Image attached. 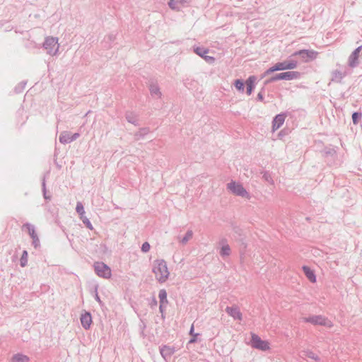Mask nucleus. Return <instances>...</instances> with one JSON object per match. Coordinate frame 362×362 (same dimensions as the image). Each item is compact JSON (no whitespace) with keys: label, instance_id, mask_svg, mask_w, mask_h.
I'll list each match as a JSON object with an SVG mask.
<instances>
[{"label":"nucleus","instance_id":"f257e3e1","mask_svg":"<svg viewBox=\"0 0 362 362\" xmlns=\"http://www.w3.org/2000/svg\"><path fill=\"white\" fill-rule=\"evenodd\" d=\"M152 272L156 274V279L160 283L165 282L170 274L166 262L164 259H156Z\"/></svg>","mask_w":362,"mask_h":362},{"label":"nucleus","instance_id":"f03ea898","mask_svg":"<svg viewBox=\"0 0 362 362\" xmlns=\"http://www.w3.org/2000/svg\"><path fill=\"white\" fill-rule=\"evenodd\" d=\"M301 76V73L296 71H288L281 73L275 74L270 78L264 81V86H267L272 83L277 81H292L299 79Z\"/></svg>","mask_w":362,"mask_h":362},{"label":"nucleus","instance_id":"7ed1b4c3","mask_svg":"<svg viewBox=\"0 0 362 362\" xmlns=\"http://www.w3.org/2000/svg\"><path fill=\"white\" fill-rule=\"evenodd\" d=\"M303 322L310 323L313 325H320L331 328L333 326L332 322L325 316L322 315H313L303 317Z\"/></svg>","mask_w":362,"mask_h":362},{"label":"nucleus","instance_id":"20e7f679","mask_svg":"<svg viewBox=\"0 0 362 362\" xmlns=\"http://www.w3.org/2000/svg\"><path fill=\"white\" fill-rule=\"evenodd\" d=\"M42 47L47 51V54L54 56L58 53L59 44L58 37L48 36L46 37L42 45Z\"/></svg>","mask_w":362,"mask_h":362},{"label":"nucleus","instance_id":"39448f33","mask_svg":"<svg viewBox=\"0 0 362 362\" xmlns=\"http://www.w3.org/2000/svg\"><path fill=\"white\" fill-rule=\"evenodd\" d=\"M319 53L313 49H302L292 53L293 57H299L302 62L309 63L317 59Z\"/></svg>","mask_w":362,"mask_h":362},{"label":"nucleus","instance_id":"423d86ee","mask_svg":"<svg viewBox=\"0 0 362 362\" xmlns=\"http://www.w3.org/2000/svg\"><path fill=\"white\" fill-rule=\"evenodd\" d=\"M250 345L252 348L262 351H267L270 349V344L269 341L262 339L258 334L253 332L251 333Z\"/></svg>","mask_w":362,"mask_h":362},{"label":"nucleus","instance_id":"0eeeda50","mask_svg":"<svg viewBox=\"0 0 362 362\" xmlns=\"http://www.w3.org/2000/svg\"><path fill=\"white\" fill-rule=\"evenodd\" d=\"M227 189H228L232 194L239 196L241 197H250L249 192L246 190V189L243 187V185L234 180H231L230 182L227 184Z\"/></svg>","mask_w":362,"mask_h":362},{"label":"nucleus","instance_id":"6e6552de","mask_svg":"<svg viewBox=\"0 0 362 362\" xmlns=\"http://www.w3.org/2000/svg\"><path fill=\"white\" fill-rule=\"evenodd\" d=\"M292 54L287 58V59L282 62H278L274 64L276 71L292 70L298 66V62L293 59Z\"/></svg>","mask_w":362,"mask_h":362},{"label":"nucleus","instance_id":"1a4fd4ad","mask_svg":"<svg viewBox=\"0 0 362 362\" xmlns=\"http://www.w3.org/2000/svg\"><path fill=\"white\" fill-rule=\"evenodd\" d=\"M95 274L102 278L110 279L112 276L110 267L103 262H96L93 265Z\"/></svg>","mask_w":362,"mask_h":362},{"label":"nucleus","instance_id":"9d476101","mask_svg":"<svg viewBox=\"0 0 362 362\" xmlns=\"http://www.w3.org/2000/svg\"><path fill=\"white\" fill-rule=\"evenodd\" d=\"M23 227L27 229L29 235L32 238V245H33V247L35 249L38 248L40 246V242L38 235L35 231V226L30 223H26L23 225Z\"/></svg>","mask_w":362,"mask_h":362},{"label":"nucleus","instance_id":"9b49d317","mask_svg":"<svg viewBox=\"0 0 362 362\" xmlns=\"http://www.w3.org/2000/svg\"><path fill=\"white\" fill-rule=\"evenodd\" d=\"M288 115V112L287 111L281 112L273 117L272 124V132H275L276 130L279 129L284 124Z\"/></svg>","mask_w":362,"mask_h":362},{"label":"nucleus","instance_id":"f8f14e48","mask_svg":"<svg viewBox=\"0 0 362 362\" xmlns=\"http://www.w3.org/2000/svg\"><path fill=\"white\" fill-rule=\"evenodd\" d=\"M362 50V45L357 47L349 55L348 59V65L354 69L359 65V55Z\"/></svg>","mask_w":362,"mask_h":362},{"label":"nucleus","instance_id":"ddd939ff","mask_svg":"<svg viewBox=\"0 0 362 362\" xmlns=\"http://www.w3.org/2000/svg\"><path fill=\"white\" fill-rule=\"evenodd\" d=\"M80 322L82 327L88 330L93 323L92 315L89 311L83 310L80 316Z\"/></svg>","mask_w":362,"mask_h":362},{"label":"nucleus","instance_id":"4468645a","mask_svg":"<svg viewBox=\"0 0 362 362\" xmlns=\"http://www.w3.org/2000/svg\"><path fill=\"white\" fill-rule=\"evenodd\" d=\"M257 76L255 75H250L245 80V92L247 95H250L255 89L257 85Z\"/></svg>","mask_w":362,"mask_h":362},{"label":"nucleus","instance_id":"2eb2a0df","mask_svg":"<svg viewBox=\"0 0 362 362\" xmlns=\"http://www.w3.org/2000/svg\"><path fill=\"white\" fill-rule=\"evenodd\" d=\"M159 351L161 356L165 361H168L176 351L174 346L168 345H162L159 347Z\"/></svg>","mask_w":362,"mask_h":362},{"label":"nucleus","instance_id":"dca6fc26","mask_svg":"<svg viewBox=\"0 0 362 362\" xmlns=\"http://www.w3.org/2000/svg\"><path fill=\"white\" fill-rule=\"evenodd\" d=\"M219 245H221L219 250V255L221 257L224 258L230 255L231 249L228 243V240L226 238H221L219 240Z\"/></svg>","mask_w":362,"mask_h":362},{"label":"nucleus","instance_id":"f3484780","mask_svg":"<svg viewBox=\"0 0 362 362\" xmlns=\"http://www.w3.org/2000/svg\"><path fill=\"white\" fill-rule=\"evenodd\" d=\"M49 176V171L45 173L42 177L41 186L43 198L46 202H49L52 199V195L48 194L46 185V180Z\"/></svg>","mask_w":362,"mask_h":362},{"label":"nucleus","instance_id":"a211bd4d","mask_svg":"<svg viewBox=\"0 0 362 362\" xmlns=\"http://www.w3.org/2000/svg\"><path fill=\"white\" fill-rule=\"evenodd\" d=\"M226 311L228 315L232 317L235 320H241L243 318L242 313L236 305L227 306Z\"/></svg>","mask_w":362,"mask_h":362},{"label":"nucleus","instance_id":"6ab92c4d","mask_svg":"<svg viewBox=\"0 0 362 362\" xmlns=\"http://www.w3.org/2000/svg\"><path fill=\"white\" fill-rule=\"evenodd\" d=\"M189 2V0H169L168 5L172 10L180 11L182 7L187 6Z\"/></svg>","mask_w":362,"mask_h":362},{"label":"nucleus","instance_id":"aec40b11","mask_svg":"<svg viewBox=\"0 0 362 362\" xmlns=\"http://www.w3.org/2000/svg\"><path fill=\"white\" fill-rule=\"evenodd\" d=\"M117 35L116 33L112 32L105 36L103 40L101 42L102 47L106 49L111 48L116 40Z\"/></svg>","mask_w":362,"mask_h":362},{"label":"nucleus","instance_id":"412c9836","mask_svg":"<svg viewBox=\"0 0 362 362\" xmlns=\"http://www.w3.org/2000/svg\"><path fill=\"white\" fill-rule=\"evenodd\" d=\"M148 89L152 97L161 98L162 93L157 82L151 81L149 84Z\"/></svg>","mask_w":362,"mask_h":362},{"label":"nucleus","instance_id":"4be33fe9","mask_svg":"<svg viewBox=\"0 0 362 362\" xmlns=\"http://www.w3.org/2000/svg\"><path fill=\"white\" fill-rule=\"evenodd\" d=\"M302 270L306 276V278L311 282L315 283L317 281V276L315 272L313 269H312L310 267L307 265H303L302 267Z\"/></svg>","mask_w":362,"mask_h":362},{"label":"nucleus","instance_id":"5701e85b","mask_svg":"<svg viewBox=\"0 0 362 362\" xmlns=\"http://www.w3.org/2000/svg\"><path fill=\"white\" fill-rule=\"evenodd\" d=\"M125 119L129 123L132 124L134 126L139 125V123L138 121V115L134 112H131V111L126 112H125Z\"/></svg>","mask_w":362,"mask_h":362},{"label":"nucleus","instance_id":"b1692460","mask_svg":"<svg viewBox=\"0 0 362 362\" xmlns=\"http://www.w3.org/2000/svg\"><path fill=\"white\" fill-rule=\"evenodd\" d=\"M346 76V72L342 73L339 70H334L332 71L331 81L334 83H341L342 79Z\"/></svg>","mask_w":362,"mask_h":362},{"label":"nucleus","instance_id":"393cba45","mask_svg":"<svg viewBox=\"0 0 362 362\" xmlns=\"http://www.w3.org/2000/svg\"><path fill=\"white\" fill-rule=\"evenodd\" d=\"M30 358L23 353H17L12 356L11 362H29Z\"/></svg>","mask_w":362,"mask_h":362},{"label":"nucleus","instance_id":"a878e982","mask_svg":"<svg viewBox=\"0 0 362 362\" xmlns=\"http://www.w3.org/2000/svg\"><path fill=\"white\" fill-rule=\"evenodd\" d=\"M233 85L238 92L243 93L245 89V81L242 78H237L233 81Z\"/></svg>","mask_w":362,"mask_h":362},{"label":"nucleus","instance_id":"bb28decb","mask_svg":"<svg viewBox=\"0 0 362 362\" xmlns=\"http://www.w3.org/2000/svg\"><path fill=\"white\" fill-rule=\"evenodd\" d=\"M192 50L196 54H197L202 58H203L209 52V49L208 48H206L203 46L197 45L192 47Z\"/></svg>","mask_w":362,"mask_h":362},{"label":"nucleus","instance_id":"cd10ccee","mask_svg":"<svg viewBox=\"0 0 362 362\" xmlns=\"http://www.w3.org/2000/svg\"><path fill=\"white\" fill-rule=\"evenodd\" d=\"M302 354L303 356L313 359L317 362L320 361V358L315 353H314L313 351L310 349L303 351Z\"/></svg>","mask_w":362,"mask_h":362},{"label":"nucleus","instance_id":"c85d7f7f","mask_svg":"<svg viewBox=\"0 0 362 362\" xmlns=\"http://www.w3.org/2000/svg\"><path fill=\"white\" fill-rule=\"evenodd\" d=\"M98 285L95 284L93 288L91 290L90 293L95 298V300L99 303V305L102 307L104 305V303L102 301L100 296L98 295Z\"/></svg>","mask_w":362,"mask_h":362},{"label":"nucleus","instance_id":"c756f323","mask_svg":"<svg viewBox=\"0 0 362 362\" xmlns=\"http://www.w3.org/2000/svg\"><path fill=\"white\" fill-rule=\"evenodd\" d=\"M59 141L63 144L71 143V140L70 139V134L67 132H63L59 137Z\"/></svg>","mask_w":362,"mask_h":362},{"label":"nucleus","instance_id":"7c9ffc66","mask_svg":"<svg viewBox=\"0 0 362 362\" xmlns=\"http://www.w3.org/2000/svg\"><path fill=\"white\" fill-rule=\"evenodd\" d=\"M322 153H323V156L327 158V157H334L337 154V151L334 148L326 146L325 148L322 151Z\"/></svg>","mask_w":362,"mask_h":362},{"label":"nucleus","instance_id":"2f4dec72","mask_svg":"<svg viewBox=\"0 0 362 362\" xmlns=\"http://www.w3.org/2000/svg\"><path fill=\"white\" fill-rule=\"evenodd\" d=\"M158 298H159V303L162 304H168V293L165 289H161L160 290L158 293Z\"/></svg>","mask_w":362,"mask_h":362},{"label":"nucleus","instance_id":"473e14b6","mask_svg":"<svg viewBox=\"0 0 362 362\" xmlns=\"http://www.w3.org/2000/svg\"><path fill=\"white\" fill-rule=\"evenodd\" d=\"M351 118L353 124L355 125L358 124L362 118V111L359 110L358 111L354 112Z\"/></svg>","mask_w":362,"mask_h":362},{"label":"nucleus","instance_id":"72a5a7b5","mask_svg":"<svg viewBox=\"0 0 362 362\" xmlns=\"http://www.w3.org/2000/svg\"><path fill=\"white\" fill-rule=\"evenodd\" d=\"M150 130L148 127L140 128L139 130L135 134L137 139H144L146 135L149 133Z\"/></svg>","mask_w":362,"mask_h":362},{"label":"nucleus","instance_id":"f704fd0d","mask_svg":"<svg viewBox=\"0 0 362 362\" xmlns=\"http://www.w3.org/2000/svg\"><path fill=\"white\" fill-rule=\"evenodd\" d=\"M28 251L24 250L22 252L21 257L20 258V266L21 267H25L28 264Z\"/></svg>","mask_w":362,"mask_h":362},{"label":"nucleus","instance_id":"c9c22d12","mask_svg":"<svg viewBox=\"0 0 362 362\" xmlns=\"http://www.w3.org/2000/svg\"><path fill=\"white\" fill-rule=\"evenodd\" d=\"M26 84H27L26 81H21L17 86H15L14 92L17 94L22 93L23 91V90L25 89Z\"/></svg>","mask_w":362,"mask_h":362},{"label":"nucleus","instance_id":"e433bc0d","mask_svg":"<svg viewBox=\"0 0 362 362\" xmlns=\"http://www.w3.org/2000/svg\"><path fill=\"white\" fill-rule=\"evenodd\" d=\"M76 211L78 214L80 218H83V216H85L86 211L84 209V206L81 202H77L76 206Z\"/></svg>","mask_w":362,"mask_h":362},{"label":"nucleus","instance_id":"4c0bfd02","mask_svg":"<svg viewBox=\"0 0 362 362\" xmlns=\"http://www.w3.org/2000/svg\"><path fill=\"white\" fill-rule=\"evenodd\" d=\"M193 235V232L191 230H188L185 235L182 237V238L180 240V243L183 245L186 244L190 238H192Z\"/></svg>","mask_w":362,"mask_h":362},{"label":"nucleus","instance_id":"58836bf2","mask_svg":"<svg viewBox=\"0 0 362 362\" xmlns=\"http://www.w3.org/2000/svg\"><path fill=\"white\" fill-rule=\"evenodd\" d=\"M80 218L87 228H88L90 230L93 229V226L88 218H87L86 216H83V218Z\"/></svg>","mask_w":362,"mask_h":362},{"label":"nucleus","instance_id":"ea45409f","mask_svg":"<svg viewBox=\"0 0 362 362\" xmlns=\"http://www.w3.org/2000/svg\"><path fill=\"white\" fill-rule=\"evenodd\" d=\"M276 72V70H275V68L273 66H272L271 67H269V69H267L264 73H262L261 74V78H263L264 77H266L267 76H269L273 73Z\"/></svg>","mask_w":362,"mask_h":362},{"label":"nucleus","instance_id":"a19ab883","mask_svg":"<svg viewBox=\"0 0 362 362\" xmlns=\"http://www.w3.org/2000/svg\"><path fill=\"white\" fill-rule=\"evenodd\" d=\"M167 304L159 303V312L160 313V317L163 320L165 319V308Z\"/></svg>","mask_w":362,"mask_h":362},{"label":"nucleus","instance_id":"79ce46f5","mask_svg":"<svg viewBox=\"0 0 362 362\" xmlns=\"http://www.w3.org/2000/svg\"><path fill=\"white\" fill-rule=\"evenodd\" d=\"M151 249V245L150 244L148 243V242H144L142 245H141V250L142 252L144 253H146L148 252Z\"/></svg>","mask_w":362,"mask_h":362},{"label":"nucleus","instance_id":"37998d69","mask_svg":"<svg viewBox=\"0 0 362 362\" xmlns=\"http://www.w3.org/2000/svg\"><path fill=\"white\" fill-rule=\"evenodd\" d=\"M148 305L151 307V308H154L158 305V301L154 296H153L150 300H148Z\"/></svg>","mask_w":362,"mask_h":362},{"label":"nucleus","instance_id":"c03bdc74","mask_svg":"<svg viewBox=\"0 0 362 362\" xmlns=\"http://www.w3.org/2000/svg\"><path fill=\"white\" fill-rule=\"evenodd\" d=\"M199 333H193L192 335H191V338L189 339L188 343L189 344H194L198 341V336H199Z\"/></svg>","mask_w":362,"mask_h":362},{"label":"nucleus","instance_id":"a18cd8bd","mask_svg":"<svg viewBox=\"0 0 362 362\" xmlns=\"http://www.w3.org/2000/svg\"><path fill=\"white\" fill-rule=\"evenodd\" d=\"M202 59H204L209 64H213L216 60L214 57L208 56L206 54Z\"/></svg>","mask_w":362,"mask_h":362},{"label":"nucleus","instance_id":"49530a36","mask_svg":"<svg viewBox=\"0 0 362 362\" xmlns=\"http://www.w3.org/2000/svg\"><path fill=\"white\" fill-rule=\"evenodd\" d=\"M193 82H194L193 81H191L189 78H187L186 80L184 81V86L186 88H187L188 89H189V88H191V86L192 85Z\"/></svg>","mask_w":362,"mask_h":362},{"label":"nucleus","instance_id":"de8ad7c7","mask_svg":"<svg viewBox=\"0 0 362 362\" xmlns=\"http://www.w3.org/2000/svg\"><path fill=\"white\" fill-rule=\"evenodd\" d=\"M256 100L259 102H264V95H263L262 93H258Z\"/></svg>","mask_w":362,"mask_h":362},{"label":"nucleus","instance_id":"09e8293b","mask_svg":"<svg viewBox=\"0 0 362 362\" xmlns=\"http://www.w3.org/2000/svg\"><path fill=\"white\" fill-rule=\"evenodd\" d=\"M79 136H80V134L78 132L70 134V139L71 140V142L75 141L77 138H78Z\"/></svg>","mask_w":362,"mask_h":362},{"label":"nucleus","instance_id":"8fccbe9b","mask_svg":"<svg viewBox=\"0 0 362 362\" xmlns=\"http://www.w3.org/2000/svg\"><path fill=\"white\" fill-rule=\"evenodd\" d=\"M263 178H264L265 180L268 181V182H269V180H270L272 181V178H271V177H270L269 174L267 172H265V173H264V175H263Z\"/></svg>","mask_w":362,"mask_h":362},{"label":"nucleus","instance_id":"3c124183","mask_svg":"<svg viewBox=\"0 0 362 362\" xmlns=\"http://www.w3.org/2000/svg\"><path fill=\"white\" fill-rule=\"evenodd\" d=\"M193 333H195V332H194V325H191V327H190V329H189V334L190 335H192V334H193Z\"/></svg>","mask_w":362,"mask_h":362},{"label":"nucleus","instance_id":"603ef678","mask_svg":"<svg viewBox=\"0 0 362 362\" xmlns=\"http://www.w3.org/2000/svg\"><path fill=\"white\" fill-rule=\"evenodd\" d=\"M265 86H266L264 85V86L260 89L259 93H262L263 95H264Z\"/></svg>","mask_w":362,"mask_h":362},{"label":"nucleus","instance_id":"864d4df0","mask_svg":"<svg viewBox=\"0 0 362 362\" xmlns=\"http://www.w3.org/2000/svg\"><path fill=\"white\" fill-rule=\"evenodd\" d=\"M284 132H285V130H284H284H281V131L279 132V136H282V134H284Z\"/></svg>","mask_w":362,"mask_h":362},{"label":"nucleus","instance_id":"5fc2aeb1","mask_svg":"<svg viewBox=\"0 0 362 362\" xmlns=\"http://www.w3.org/2000/svg\"><path fill=\"white\" fill-rule=\"evenodd\" d=\"M239 230H240V229L238 228L237 230H235V232L238 233L239 232Z\"/></svg>","mask_w":362,"mask_h":362}]
</instances>
